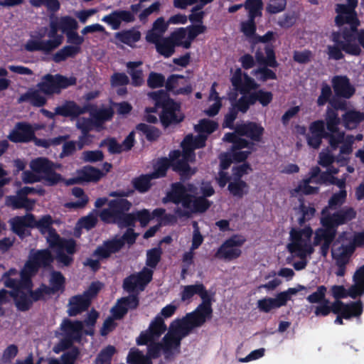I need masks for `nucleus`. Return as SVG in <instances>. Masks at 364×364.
Segmentation results:
<instances>
[{
	"instance_id": "20e7f679",
	"label": "nucleus",
	"mask_w": 364,
	"mask_h": 364,
	"mask_svg": "<svg viewBox=\"0 0 364 364\" xmlns=\"http://www.w3.org/2000/svg\"><path fill=\"white\" fill-rule=\"evenodd\" d=\"M356 210L349 206H344L333 214L328 213V208L322 210L321 222L324 228H320L316 231L314 245H320V253L326 257L329 247L335 239L336 228L338 226L346 224L355 218Z\"/></svg>"
},
{
	"instance_id": "dca6fc26",
	"label": "nucleus",
	"mask_w": 364,
	"mask_h": 364,
	"mask_svg": "<svg viewBox=\"0 0 364 364\" xmlns=\"http://www.w3.org/2000/svg\"><path fill=\"white\" fill-rule=\"evenodd\" d=\"M223 140L232 143L230 151L226 156L235 162L245 161L253 150L254 144L240 137L235 133H227Z\"/></svg>"
},
{
	"instance_id": "0eeeda50",
	"label": "nucleus",
	"mask_w": 364,
	"mask_h": 364,
	"mask_svg": "<svg viewBox=\"0 0 364 364\" xmlns=\"http://www.w3.org/2000/svg\"><path fill=\"white\" fill-rule=\"evenodd\" d=\"M196 187L192 184L184 186L181 183L173 184L171 191L166 198L176 204L181 203L184 210L176 208L175 213L178 217H188L191 212H204L210 205V203L204 196L196 197Z\"/></svg>"
},
{
	"instance_id": "c9c22d12",
	"label": "nucleus",
	"mask_w": 364,
	"mask_h": 364,
	"mask_svg": "<svg viewBox=\"0 0 364 364\" xmlns=\"http://www.w3.org/2000/svg\"><path fill=\"white\" fill-rule=\"evenodd\" d=\"M353 279L355 283L349 288L348 295L355 299L364 294V265L355 272Z\"/></svg>"
},
{
	"instance_id": "8fccbe9b",
	"label": "nucleus",
	"mask_w": 364,
	"mask_h": 364,
	"mask_svg": "<svg viewBox=\"0 0 364 364\" xmlns=\"http://www.w3.org/2000/svg\"><path fill=\"white\" fill-rule=\"evenodd\" d=\"M218 124L210 119H203L200 120L199 123L195 125V130L198 133L205 135L213 133L217 128Z\"/></svg>"
},
{
	"instance_id": "393cba45",
	"label": "nucleus",
	"mask_w": 364,
	"mask_h": 364,
	"mask_svg": "<svg viewBox=\"0 0 364 364\" xmlns=\"http://www.w3.org/2000/svg\"><path fill=\"white\" fill-rule=\"evenodd\" d=\"M50 247L65 249L67 253L73 255L76 252V242L73 239H63L56 232L54 228L50 229L44 234Z\"/></svg>"
},
{
	"instance_id": "79ce46f5",
	"label": "nucleus",
	"mask_w": 364,
	"mask_h": 364,
	"mask_svg": "<svg viewBox=\"0 0 364 364\" xmlns=\"http://www.w3.org/2000/svg\"><path fill=\"white\" fill-rule=\"evenodd\" d=\"M142 64L141 61L128 62L127 67L129 69V73L132 77V84L134 86L141 85L143 82V73L141 69H138Z\"/></svg>"
},
{
	"instance_id": "ddd939ff",
	"label": "nucleus",
	"mask_w": 364,
	"mask_h": 364,
	"mask_svg": "<svg viewBox=\"0 0 364 364\" xmlns=\"http://www.w3.org/2000/svg\"><path fill=\"white\" fill-rule=\"evenodd\" d=\"M120 237H115L111 240L105 241L101 245L98 246L95 250V255L98 256L100 258H109L112 254L119 252L124 247L125 242L129 245H133L138 236L135 233L132 227Z\"/></svg>"
},
{
	"instance_id": "423d86ee",
	"label": "nucleus",
	"mask_w": 364,
	"mask_h": 364,
	"mask_svg": "<svg viewBox=\"0 0 364 364\" xmlns=\"http://www.w3.org/2000/svg\"><path fill=\"white\" fill-rule=\"evenodd\" d=\"M53 257L48 250H38L30 255L21 273L11 269L3 275L2 280L6 287H23L26 289H32L31 277L35 274L40 267H47L53 262Z\"/></svg>"
},
{
	"instance_id": "f8f14e48",
	"label": "nucleus",
	"mask_w": 364,
	"mask_h": 364,
	"mask_svg": "<svg viewBox=\"0 0 364 364\" xmlns=\"http://www.w3.org/2000/svg\"><path fill=\"white\" fill-rule=\"evenodd\" d=\"M312 233L313 231L309 227L291 230L290 242L287 245V249L293 257H308L314 252V250L311 241Z\"/></svg>"
},
{
	"instance_id": "49530a36",
	"label": "nucleus",
	"mask_w": 364,
	"mask_h": 364,
	"mask_svg": "<svg viewBox=\"0 0 364 364\" xmlns=\"http://www.w3.org/2000/svg\"><path fill=\"white\" fill-rule=\"evenodd\" d=\"M55 20L59 25L60 30L65 34L69 31H75L78 28L77 21L71 16H65L60 18H56Z\"/></svg>"
},
{
	"instance_id": "2eb2a0df",
	"label": "nucleus",
	"mask_w": 364,
	"mask_h": 364,
	"mask_svg": "<svg viewBox=\"0 0 364 364\" xmlns=\"http://www.w3.org/2000/svg\"><path fill=\"white\" fill-rule=\"evenodd\" d=\"M77 80L75 77H65L59 74H47L42 77L37 87L40 88L46 95L59 94L61 90L76 84Z\"/></svg>"
},
{
	"instance_id": "473e14b6",
	"label": "nucleus",
	"mask_w": 364,
	"mask_h": 364,
	"mask_svg": "<svg viewBox=\"0 0 364 364\" xmlns=\"http://www.w3.org/2000/svg\"><path fill=\"white\" fill-rule=\"evenodd\" d=\"M11 288L13 289V291H9L6 289L0 290V310L1 309V306L10 302L12 298H14L15 301L17 309L20 310L17 305V299L18 296L21 294H25L26 296H28V298L32 299L31 296H30V289L27 290L23 287L18 286Z\"/></svg>"
},
{
	"instance_id": "09e8293b",
	"label": "nucleus",
	"mask_w": 364,
	"mask_h": 364,
	"mask_svg": "<svg viewBox=\"0 0 364 364\" xmlns=\"http://www.w3.org/2000/svg\"><path fill=\"white\" fill-rule=\"evenodd\" d=\"M247 183L241 179L234 178L228 184V190L234 196L242 198L247 192Z\"/></svg>"
},
{
	"instance_id": "7c9ffc66",
	"label": "nucleus",
	"mask_w": 364,
	"mask_h": 364,
	"mask_svg": "<svg viewBox=\"0 0 364 364\" xmlns=\"http://www.w3.org/2000/svg\"><path fill=\"white\" fill-rule=\"evenodd\" d=\"M10 224L16 234L23 237L28 228H34L35 217L30 213L24 216H16L10 220Z\"/></svg>"
},
{
	"instance_id": "c85d7f7f",
	"label": "nucleus",
	"mask_w": 364,
	"mask_h": 364,
	"mask_svg": "<svg viewBox=\"0 0 364 364\" xmlns=\"http://www.w3.org/2000/svg\"><path fill=\"white\" fill-rule=\"evenodd\" d=\"M234 129L237 134L245 136L255 141H260L264 133V128L255 122L236 124Z\"/></svg>"
},
{
	"instance_id": "bf43d9fd",
	"label": "nucleus",
	"mask_w": 364,
	"mask_h": 364,
	"mask_svg": "<svg viewBox=\"0 0 364 364\" xmlns=\"http://www.w3.org/2000/svg\"><path fill=\"white\" fill-rule=\"evenodd\" d=\"M243 95L235 102L233 107L238 111L246 112L251 105L255 104L254 100L251 94L242 93Z\"/></svg>"
},
{
	"instance_id": "c03bdc74",
	"label": "nucleus",
	"mask_w": 364,
	"mask_h": 364,
	"mask_svg": "<svg viewBox=\"0 0 364 364\" xmlns=\"http://www.w3.org/2000/svg\"><path fill=\"white\" fill-rule=\"evenodd\" d=\"M90 116L92 117L95 125H101L105 122L112 119L113 111L110 108H102L90 112Z\"/></svg>"
},
{
	"instance_id": "13d9d810",
	"label": "nucleus",
	"mask_w": 364,
	"mask_h": 364,
	"mask_svg": "<svg viewBox=\"0 0 364 364\" xmlns=\"http://www.w3.org/2000/svg\"><path fill=\"white\" fill-rule=\"evenodd\" d=\"M115 353V348L112 346H108L102 350L97 355L95 364H110L112 357Z\"/></svg>"
},
{
	"instance_id": "a18cd8bd",
	"label": "nucleus",
	"mask_w": 364,
	"mask_h": 364,
	"mask_svg": "<svg viewBox=\"0 0 364 364\" xmlns=\"http://www.w3.org/2000/svg\"><path fill=\"white\" fill-rule=\"evenodd\" d=\"M187 36V31L186 28H181L173 32L168 38L171 42L176 46H181L185 48H189L191 46L190 41L185 40Z\"/></svg>"
},
{
	"instance_id": "ea45409f",
	"label": "nucleus",
	"mask_w": 364,
	"mask_h": 364,
	"mask_svg": "<svg viewBox=\"0 0 364 364\" xmlns=\"http://www.w3.org/2000/svg\"><path fill=\"white\" fill-rule=\"evenodd\" d=\"M80 47L65 46L53 55V60L55 63H58L65 60L68 58H74L80 53Z\"/></svg>"
},
{
	"instance_id": "39448f33",
	"label": "nucleus",
	"mask_w": 364,
	"mask_h": 364,
	"mask_svg": "<svg viewBox=\"0 0 364 364\" xmlns=\"http://www.w3.org/2000/svg\"><path fill=\"white\" fill-rule=\"evenodd\" d=\"M132 203L124 198L112 200L109 203V208L103 209L100 217L101 220L107 223H115L120 228L134 227L136 220L141 226H146L152 218L150 213L143 209L127 213L131 208Z\"/></svg>"
},
{
	"instance_id": "412c9836",
	"label": "nucleus",
	"mask_w": 364,
	"mask_h": 364,
	"mask_svg": "<svg viewBox=\"0 0 364 364\" xmlns=\"http://www.w3.org/2000/svg\"><path fill=\"white\" fill-rule=\"evenodd\" d=\"M262 5V0H246L245 6L249 11V19L242 23V31L245 36L254 35L256 30L255 18L261 16Z\"/></svg>"
},
{
	"instance_id": "f704fd0d",
	"label": "nucleus",
	"mask_w": 364,
	"mask_h": 364,
	"mask_svg": "<svg viewBox=\"0 0 364 364\" xmlns=\"http://www.w3.org/2000/svg\"><path fill=\"white\" fill-rule=\"evenodd\" d=\"M332 83L334 92L337 95L349 98L354 93V89L350 86L349 80L346 77L336 76L333 77Z\"/></svg>"
},
{
	"instance_id": "3c124183",
	"label": "nucleus",
	"mask_w": 364,
	"mask_h": 364,
	"mask_svg": "<svg viewBox=\"0 0 364 364\" xmlns=\"http://www.w3.org/2000/svg\"><path fill=\"white\" fill-rule=\"evenodd\" d=\"M299 200L300 202L299 210L301 215L299 218L298 222L299 225H302L306 221L310 220L314 216L316 210L313 206H306L304 203L303 198H300Z\"/></svg>"
},
{
	"instance_id": "c756f323",
	"label": "nucleus",
	"mask_w": 364,
	"mask_h": 364,
	"mask_svg": "<svg viewBox=\"0 0 364 364\" xmlns=\"http://www.w3.org/2000/svg\"><path fill=\"white\" fill-rule=\"evenodd\" d=\"M40 88H29L25 93L22 94L17 102L18 104L23 102H29L32 106L41 107L44 106L47 102V98Z\"/></svg>"
},
{
	"instance_id": "1a4fd4ad",
	"label": "nucleus",
	"mask_w": 364,
	"mask_h": 364,
	"mask_svg": "<svg viewBox=\"0 0 364 364\" xmlns=\"http://www.w3.org/2000/svg\"><path fill=\"white\" fill-rule=\"evenodd\" d=\"M338 26L342 27L343 31L333 33L332 40L335 44L327 47L328 58L336 60L343 58L342 50L353 55H360L361 49L356 43L355 35L356 28L348 25Z\"/></svg>"
},
{
	"instance_id": "72a5a7b5",
	"label": "nucleus",
	"mask_w": 364,
	"mask_h": 364,
	"mask_svg": "<svg viewBox=\"0 0 364 364\" xmlns=\"http://www.w3.org/2000/svg\"><path fill=\"white\" fill-rule=\"evenodd\" d=\"M5 203L7 206L13 209H25L26 211H31L33 209L36 200L23 198L16 193L15 196H6Z\"/></svg>"
},
{
	"instance_id": "4c0bfd02",
	"label": "nucleus",
	"mask_w": 364,
	"mask_h": 364,
	"mask_svg": "<svg viewBox=\"0 0 364 364\" xmlns=\"http://www.w3.org/2000/svg\"><path fill=\"white\" fill-rule=\"evenodd\" d=\"M58 30H60L59 25L55 20H52L50 23V31L48 33L50 39L45 40L51 50L57 48L63 41V36L58 34Z\"/></svg>"
},
{
	"instance_id": "338daca9",
	"label": "nucleus",
	"mask_w": 364,
	"mask_h": 364,
	"mask_svg": "<svg viewBox=\"0 0 364 364\" xmlns=\"http://www.w3.org/2000/svg\"><path fill=\"white\" fill-rule=\"evenodd\" d=\"M165 83V77L160 73L151 72L147 79V84L151 88L162 87Z\"/></svg>"
},
{
	"instance_id": "6ab92c4d",
	"label": "nucleus",
	"mask_w": 364,
	"mask_h": 364,
	"mask_svg": "<svg viewBox=\"0 0 364 364\" xmlns=\"http://www.w3.org/2000/svg\"><path fill=\"white\" fill-rule=\"evenodd\" d=\"M245 242V239L241 236H232L219 247L215 257L225 260H232L239 257L242 253L240 247Z\"/></svg>"
},
{
	"instance_id": "b1692460",
	"label": "nucleus",
	"mask_w": 364,
	"mask_h": 364,
	"mask_svg": "<svg viewBox=\"0 0 364 364\" xmlns=\"http://www.w3.org/2000/svg\"><path fill=\"white\" fill-rule=\"evenodd\" d=\"M348 234L343 232L338 238V242H341V246L334 247L332 250V256L336 263H348L354 250L353 243H350L347 240Z\"/></svg>"
},
{
	"instance_id": "37998d69",
	"label": "nucleus",
	"mask_w": 364,
	"mask_h": 364,
	"mask_svg": "<svg viewBox=\"0 0 364 364\" xmlns=\"http://www.w3.org/2000/svg\"><path fill=\"white\" fill-rule=\"evenodd\" d=\"M114 36L122 43L132 46L140 39L141 33L136 30L132 29L116 33Z\"/></svg>"
},
{
	"instance_id": "58836bf2",
	"label": "nucleus",
	"mask_w": 364,
	"mask_h": 364,
	"mask_svg": "<svg viewBox=\"0 0 364 364\" xmlns=\"http://www.w3.org/2000/svg\"><path fill=\"white\" fill-rule=\"evenodd\" d=\"M363 119L364 113L355 110L347 111L342 115L343 124L348 129H355Z\"/></svg>"
},
{
	"instance_id": "f3484780",
	"label": "nucleus",
	"mask_w": 364,
	"mask_h": 364,
	"mask_svg": "<svg viewBox=\"0 0 364 364\" xmlns=\"http://www.w3.org/2000/svg\"><path fill=\"white\" fill-rule=\"evenodd\" d=\"M101 288V284L94 282L82 294L71 297L69 300L68 313L70 316H75L87 309L91 299L97 295Z\"/></svg>"
},
{
	"instance_id": "864d4df0",
	"label": "nucleus",
	"mask_w": 364,
	"mask_h": 364,
	"mask_svg": "<svg viewBox=\"0 0 364 364\" xmlns=\"http://www.w3.org/2000/svg\"><path fill=\"white\" fill-rule=\"evenodd\" d=\"M154 179L151 175H141L133 181L134 188L141 193L147 191L151 187V180Z\"/></svg>"
},
{
	"instance_id": "f257e3e1",
	"label": "nucleus",
	"mask_w": 364,
	"mask_h": 364,
	"mask_svg": "<svg viewBox=\"0 0 364 364\" xmlns=\"http://www.w3.org/2000/svg\"><path fill=\"white\" fill-rule=\"evenodd\" d=\"M195 294L201 298L202 303L193 312L187 314L181 319H176L171 322L168 332L163 338L164 343L152 344L149 347V352L152 355L157 356L159 350L164 348L165 359L173 358L180 353L181 340L193 328L201 326L206 319L212 317L211 297L203 284L196 283L183 287L181 299L190 303Z\"/></svg>"
},
{
	"instance_id": "9b49d317",
	"label": "nucleus",
	"mask_w": 364,
	"mask_h": 364,
	"mask_svg": "<svg viewBox=\"0 0 364 364\" xmlns=\"http://www.w3.org/2000/svg\"><path fill=\"white\" fill-rule=\"evenodd\" d=\"M331 311L334 314H341L346 319L358 317L363 313V304L361 301L344 304L340 300L331 304L327 299L316 307L314 314L316 316H326Z\"/></svg>"
},
{
	"instance_id": "603ef678",
	"label": "nucleus",
	"mask_w": 364,
	"mask_h": 364,
	"mask_svg": "<svg viewBox=\"0 0 364 364\" xmlns=\"http://www.w3.org/2000/svg\"><path fill=\"white\" fill-rule=\"evenodd\" d=\"M157 51L166 58L170 57L175 51V46L169 38H164L156 46Z\"/></svg>"
},
{
	"instance_id": "5701e85b",
	"label": "nucleus",
	"mask_w": 364,
	"mask_h": 364,
	"mask_svg": "<svg viewBox=\"0 0 364 364\" xmlns=\"http://www.w3.org/2000/svg\"><path fill=\"white\" fill-rule=\"evenodd\" d=\"M35 128L26 122H18L9 133L8 138L13 142H28L35 139Z\"/></svg>"
},
{
	"instance_id": "aec40b11",
	"label": "nucleus",
	"mask_w": 364,
	"mask_h": 364,
	"mask_svg": "<svg viewBox=\"0 0 364 364\" xmlns=\"http://www.w3.org/2000/svg\"><path fill=\"white\" fill-rule=\"evenodd\" d=\"M153 272L152 269L144 267L139 273L132 274L124 280V289L128 292H132L136 289L144 290L151 281Z\"/></svg>"
},
{
	"instance_id": "4468645a",
	"label": "nucleus",
	"mask_w": 364,
	"mask_h": 364,
	"mask_svg": "<svg viewBox=\"0 0 364 364\" xmlns=\"http://www.w3.org/2000/svg\"><path fill=\"white\" fill-rule=\"evenodd\" d=\"M30 166L32 171L38 174L40 180L44 181L48 186L57 184L62 180L61 176L55 172L56 168L60 166L46 158L40 157L32 160Z\"/></svg>"
},
{
	"instance_id": "7ed1b4c3",
	"label": "nucleus",
	"mask_w": 364,
	"mask_h": 364,
	"mask_svg": "<svg viewBox=\"0 0 364 364\" xmlns=\"http://www.w3.org/2000/svg\"><path fill=\"white\" fill-rule=\"evenodd\" d=\"M178 309V306L173 304H170L164 307L160 313L157 315L150 323L148 329L141 332L139 336L136 338L137 345H146L147 354L139 350L138 348H132L130 349L127 357V362L129 364H152L151 358H156L160 356L161 353L164 355V348L159 350L157 356L152 355L149 352V347L152 344H162L164 343L163 339L161 342L156 341L167 330L166 325L162 318L171 317Z\"/></svg>"
},
{
	"instance_id": "de8ad7c7",
	"label": "nucleus",
	"mask_w": 364,
	"mask_h": 364,
	"mask_svg": "<svg viewBox=\"0 0 364 364\" xmlns=\"http://www.w3.org/2000/svg\"><path fill=\"white\" fill-rule=\"evenodd\" d=\"M169 157L171 156H169ZM170 159L171 161L168 159H162L159 160L154 167V171L150 173V175L154 178H159L166 175V173L170 166H171L174 170L173 166V161L171 158H170Z\"/></svg>"
},
{
	"instance_id": "774afa93",
	"label": "nucleus",
	"mask_w": 364,
	"mask_h": 364,
	"mask_svg": "<svg viewBox=\"0 0 364 364\" xmlns=\"http://www.w3.org/2000/svg\"><path fill=\"white\" fill-rule=\"evenodd\" d=\"M254 103L259 101L263 106L270 103L272 100V94L270 92H265L262 90L252 93Z\"/></svg>"
},
{
	"instance_id": "e433bc0d",
	"label": "nucleus",
	"mask_w": 364,
	"mask_h": 364,
	"mask_svg": "<svg viewBox=\"0 0 364 364\" xmlns=\"http://www.w3.org/2000/svg\"><path fill=\"white\" fill-rule=\"evenodd\" d=\"M102 176V174L100 170L92 166H85L78 171L77 178L73 179L72 183L83 181H97Z\"/></svg>"
},
{
	"instance_id": "bb28decb",
	"label": "nucleus",
	"mask_w": 364,
	"mask_h": 364,
	"mask_svg": "<svg viewBox=\"0 0 364 364\" xmlns=\"http://www.w3.org/2000/svg\"><path fill=\"white\" fill-rule=\"evenodd\" d=\"M102 21L109 25L113 30H117L120 28L122 22L126 23L134 22L135 16L129 11L116 10L109 15L105 16Z\"/></svg>"
},
{
	"instance_id": "6e6552de",
	"label": "nucleus",
	"mask_w": 364,
	"mask_h": 364,
	"mask_svg": "<svg viewBox=\"0 0 364 364\" xmlns=\"http://www.w3.org/2000/svg\"><path fill=\"white\" fill-rule=\"evenodd\" d=\"M207 135L199 133L196 136L187 135L181 142L183 151L175 150L170 153V156L173 163L174 171L178 172L183 179L189 178L196 173L194 168L188 165L189 162L195 160V149L202 148L205 145Z\"/></svg>"
},
{
	"instance_id": "e2e57ef3",
	"label": "nucleus",
	"mask_w": 364,
	"mask_h": 364,
	"mask_svg": "<svg viewBox=\"0 0 364 364\" xmlns=\"http://www.w3.org/2000/svg\"><path fill=\"white\" fill-rule=\"evenodd\" d=\"M97 221V213H91L88 215L80 218L77 224L80 228L89 230L96 225Z\"/></svg>"
},
{
	"instance_id": "f03ea898",
	"label": "nucleus",
	"mask_w": 364,
	"mask_h": 364,
	"mask_svg": "<svg viewBox=\"0 0 364 364\" xmlns=\"http://www.w3.org/2000/svg\"><path fill=\"white\" fill-rule=\"evenodd\" d=\"M332 107H328L325 120L326 122L327 131L325 130V123L323 120H318L312 122L309 127L310 134L307 135L308 144L317 149L319 147L323 138L327 139L332 150H336L340 144V154L348 155L353 151L354 138L353 135L345 136V133L340 131L338 125L341 119L337 113V109L341 108L340 105H333L330 102Z\"/></svg>"
},
{
	"instance_id": "a211bd4d",
	"label": "nucleus",
	"mask_w": 364,
	"mask_h": 364,
	"mask_svg": "<svg viewBox=\"0 0 364 364\" xmlns=\"http://www.w3.org/2000/svg\"><path fill=\"white\" fill-rule=\"evenodd\" d=\"M346 4H338L336 6L337 16L335 22L337 26H350L356 28L360 25L355 9L358 5V0H345Z\"/></svg>"
},
{
	"instance_id": "4d7b16f0",
	"label": "nucleus",
	"mask_w": 364,
	"mask_h": 364,
	"mask_svg": "<svg viewBox=\"0 0 364 364\" xmlns=\"http://www.w3.org/2000/svg\"><path fill=\"white\" fill-rule=\"evenodd\" d=\"M25 49L28 51H43L46 53L51 51L49 46L46 44L45 40L43 41H36V40H28L25 44Z\"/></svg>"
},
{
	"instance_id": "680f3d73",
	"label": "nucleus",
	"mask_w": 364,
	"mask_h": 364,
	"mask_svg": "<svg viewBox=\"0 0 364 364\" xmlns=\"http://www.w3.org/2000/svg\"><path fill=\"white\" fill-rule=\"evenodd\" d=\"M326 291L327 289L325 286H319L315 292L312 293L306 297V299L309 303L311 304H321L323 302V301L327 300L325 298Z\"/></svg>"
},
{
	"instance_id": "0e129e2a",
	"label": "nucleus",
	"mask_w": 364,
	"mask_h": 364,
	"mask_svg": "<svg viewBox=\"0 0 364 364\" xmlns=\"http://www.w3.org/2000/svg\"><path fill=\"white\" fill-rule=\"evenodd\" d=\"M95 122L92 117H80L76 122V127L81 130L82 134H88V132L92 129Z\"/></svg>"
},
{
	"instance_id": "cd10ccee",
	"label": "nucleus",
	"mask_w": 364,
	"mask_h": 364,
	"mask_svg": "<svg viewBox=\"0 0 364 364\" xmlns=\"http://www.w3.org/2000/svg\"><path fill=\"white\" fill-rule=\"evenodd\" d=\"M160 119L164 127H168L181 122L183 117L179 113L178 106L172 100H168L164 105Z\"/></svg>"
},
{
	"instance_id": "5fc2aeb1",
	"label": "nucleus",
	"mask_w": 364,
	"mask_h": 364,
	"mask_svg": "<svg viewBox=\"0 0 364 364\" xmlns=\"http://www.w3.org/2000/svg\"><path fill=\"white\" fill-rule=\"evenodd\" d=\"M347 191L346 190H340L338 192L332 195L328 200V209H336L337 207L342 205L346 200Z\"/></svg>"
},
{
	"instance_id": "a878e982",
	"label": "nucleus",
	"mask_w": 364,
	"mask_h": 364,
	"mask_svg": "<svg viewBox=\"0 0 364 364\" xmlns=\"http://www.w3.org/2000/svg\"><path fill=\"white\" fill-rule=\"evenodd\" d=\"M61 330L63 336L69 343L79 341L82 335L83 323L79 321H72L65 319L61 323Z\"/></svg>"
},
{
	"instance_id": "a19ab883",
	"label": "nucleus",
	"mask_w": 364,
	"mask_h": 364,
	"mask_svg": "<svg viewBox=\"0 0 364 364\" xmlns=\"http://www.w3.org/2000/svg\"><path fill=\"white\" fill-rule=\"evenodd\" d=\"M257 305L259 311L265 313H268L272 309H278L284 306L278 294L275 298L265 297L259 299L257 301Z\"/></svg>"
},
{
	"instance_id": "052dcab7",
	"label": "nucleus",
	"mask_w": 364,
	"mask_h": 364,
	"mask_svg": "<svg viewBox=\"0 0 364 364\" xmlns=\"http://www.w3.org/2000/svg\"><path fill=\"white\" fill-rule=\"evenodd\" d=\"M78 350L76 348L72 349L61 355V361L57 359H51L47 364L56 362L58 364H73L78 355Z\"/></svg>"
},
{
	"instance_id": "9d476101",
	"label": "nucleus",
	"mask_w": 364,
	"mask_h": 364,
	"mask_svg": "<svg viewBox=\"0 0 364 364\" xmlns=\"http://www.w3.org/2000/svg\"><path fill=\"white\" fill-rule=\"evenodd\" d=\"M50 286L42 285L35 291L30 289V299L25 294L18 296L17 305L20 311L28 310L34 301L41 299L44 294H53L64 289L65 277L60 272L53 271L50 274Z\"/></svg>"
},
{
	"instance_id": "6e6d98bb",
	"label": "nucleus",
	"mask_w": 364,
	"mask_h": 364,
	"mask_svg": "<svg viewBox=\"0 0 364 364\" xmlns=\"http://www.w3.org/2000/svg\"><path fill=\"white\" fill-rule=\"evenodd\" d=\"M161 250L159 247L152 248L146 252V266L155 268L159 262L161 257Z\"/></svg>"
},
{
	"instance_id": "69168bd1",
	"label": "nucleus",
	"mask_w": 364,
	"mask_h": 364,
	"mask_svg": "<svg viewBox=\"0 0 364 364\" xmlns=\"http://www.w3.org/2000/svg\"><path fill=\"white\" fill-rule=\"evenodd\" d=\"M136 129L146 134L147 139L154 140L159 136V132L154 127L146 124H139Z\"/></svg>"
},
{
	"instance_id": "4be33fe9",
	"label": "nucleus",
	"mask_w": 364,
	"mask_h": 364,
	"mask_svg": "<svg viewBox=\"0 0 364 364\" xmlns=\"http://www.w3.org/2000/svg\"><path fill=\"white\" fill-rule=\"evenodd\" d=\"M319 173V167L311 168L309 176L300 181L297 186L291 191V196L296 197L299 194L311 195L317 193L319 188L318 185H316V178Z\"/></svg>"
},
{
	"instance_id": "2f4dec72",
	"label": "nucleus",
	"mask_w": 364,
	"mask_h": 364,
	"mask_svg": "<svg viewBox=\"0 0 364 364\" xmlns=\"http://www.w3.org/2000/svg\"><path fill=\"white\" fill-rule=\"evenodd\" d=\"M55 114L65 117L76 118L88 111V106L80 107L73 101H65L55 108Z\"/></svg>"
}]
</instances>
